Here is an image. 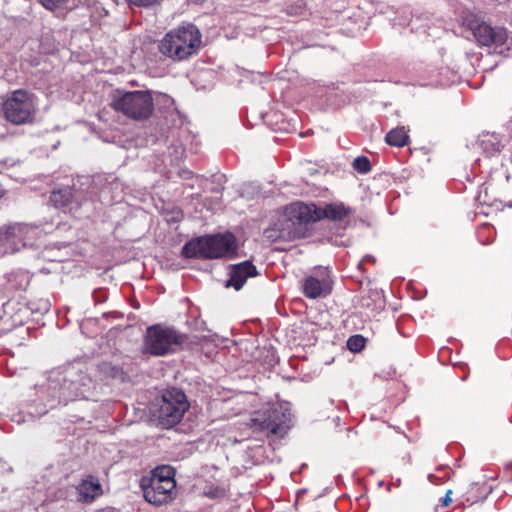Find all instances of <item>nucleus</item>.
<instances>
[{
	"label": "nucleus",
	"instance_id": "obj_12",
	"mask_svg": "<svg viewBox=\"0 0 512 512\" xmlns=\"http://www.w3.org/2000/svg\"><path fill=\"white\" fill-rule=\"evenodd\" d=\"M331 290L332 280L327 271H320V276H309L303 283V293L310 299L326 297Z\"/></svg>",
	"mask_w": 512,
	"mask_h": 512
},
{
	"label": "nucleus",
	"instance_id": "obj_8",
	"mask_svg": "<svg viewBox=\"0 0 512 512\" xmlns=\"http://www.w3.org/2000/svg\"><path fill=\"white\" fill-rule=\"evenodd\" d=\"M37 111V103L32 94L26 90H15L8 94L3 102L5 118L11 123L25 124L34 118Z\"/></svg>",
	"mask_w": 512,
	"mask_h": 512
},
{
	"label": "nucleus",
	"instance_id": "obj_11",
	"mask_svg": "<svg viewBox=\"0 0 512 512\" xmlns=\"http://www.w3.org/2000/svg\"><path fill=\"white\" fill-rule=\"evenodd\" d=\"M319 207L314 204L294 203L286 208L285 217L291 226L320 220Z\"/></svg>",
	"mask_w": 512,
	"mask_h": 512
},
{
	"label": "nucleus",
	"instance_id": "obj_22",
	"mask_svg": "<svg viewBox=\"0 0 512 512\" xmlns=\"http://www.w3.org/2000/svg\"><path fill=\"white\" fill-rule=\"evenodd\" d=\"M131 4L136 6H152L156 3V0H128Z\"/></svg>",
	"mask_w": 512,
	"mask_h": 512
},
{
	"label": "nucleus",
	"instance_id": "obj_7",
	"mask_svg": "<svg viewBox=\"0 0 512 512\" xmlns=\"http://www.w3.org/2000/svg\"><path fill=\"white\" fill-rule=\"evenodd\" d=\"M184 342V337L175 329L161 325L147 328L143 350L154 356H164L172 353Z\"/></svg>",
	"mask_w": 512,
	"mask_h": 512
},
{
	"label": "nucleus",
	"instance_id": "obj_9",
	"mask_svg": "<svg viewBox=\"0 0 512 512\" xmlns=\"http://www.w3.org/2000/svg\"><path fill=\"white\" fill-rule=\"evenodd\" d=\"M469 27L476 41L483 46H488L495 53L505 54L512 46V39L503 27L491 26L490 24L477 19L470 21Z\"/></svg>",
	"mask_w": 512,
	"mask_h": 512
},
{
	"label": "nucleus",
	"instance_id": "obj_21",
	"mask_svg": "<svg viewBox=\"0 0 512 512\" xmlns=\"http://www.w3.org/2000/svg\"><path fill=\"white\" fill-rule=\"evenodd\" d=\"M70 192L68 190H61V191H58V192H54L52 194V197H51V200L55 203V204H58L59 203V197L63 198V200L61 201V205H65L66 203L69 202L70 200Z\"/></svg>",
	"mask_w": 512,
	"mask_h": 512
},
{
	"label": "nucleus",
	"instance_id": "obj_17",
	"mask_svg": "<svg viewBox=\"0 0 512 512\" xmlns=\"http://www.w3.org/2000/svg\"><path fill=\"white\" fill-rule=\"evenodd\" d=\"M40 2L46 9L57 15H63L77 6L76 0H40Z\"/></svg>",
	"mask_w": 512,
	"mask_h": 512
},
{
	"label": "nucleus",
	"instance_id": "obj_24",
	"mask_svg": "<svg viewBox=\"0 0 512 512\" xmlns=\"http://www.w3.org/2000/svg\"><path fill=\"white\" fill-rule=\"evenodd\" d=\"M287 229L288 231L285 232V229L283 228L282 231H281V236L282 237H285V236H289L290 235V224H287Z\"/></svg>",
	"mask_w": 512,
	"mask_h": 512
},
{
	"label": "nucleus",
	"instance_id": "obj_25",
	"mask_svg": "<svg viewBox=\"0 0 512 512\" xmlns=\"http://www.w3.org/2000/svg\"><path fill=\"white\" fill-rule=\"evenodd\" d=\"M42 308H43V310L48 311V309H49V304H48V302H44V303H43V307H42Z\"/></svg>",
	"mask_w": 512,
	"mask_h": 512
},
{
	"label": "nucleus",
	"instance_id": "obj_13",
	"mask_svg": "<svg viewBox=\"0 0 512 512\" xmlns=\"http://www.w3.org/2000/svg\"><path fill=\"white\" fill-rule=\"evenodd\" d=\"M287 420V409L280 413L274 408L270 411L268 417H265L264 414H258L257 417L252 418L251 426L257 427L259 430H269L273 434H278Z\"/></svg>",
	"mask_w": 512,
	"mask_h": 512
},
{
	"label": "nucleus",
	"instance_id": "obj_1",
	"mask_svg": "<svg viewBox=\"0 0 512 512\" xmlns=\"http://www.w3.org/2000/svg\"><path fill=\"white\" fill-rule=\"evenodd\" d=\"M201 34L193 24H185L169 31L159 43L160 52L174 60H183L196 52Z\"/></svg>",
	"mask_w": 512,
	"mask_h": 512
},
{
	"label": "nucleus",
	"instance_id": "obj_26",
	"mask_svg": "<svg viewBox=\"0 0 512 512\" xmlns=\"http://www.w3.org/2000/svg\"><path fill=\"white\" fill-rule=\"evenodd\" d=\"M189 174L190 172H185V177H188Z\"/></svg>",
	"mask_w": 512,
	"mask_h": 512
},
{
	"label": "nucleus",
	"instance_id": "obj_15",
	"mask_svg": "<svg viewBox=\"0 0 512 512\" xmlns=\"http://www.w3.org/2000/svg\"><path fill=\"white\" fill-rule=\"evenodd\" d=\"M78 500L82 502H91L101 495L102 488L98 481L92 479L83 480L77 487Z\"/></svg>",
	"mask_w": 512,
	"mask_h": 512
},
{
	"label": "nucleus",
	"instance_id": "obj_23",
	"mask_svg": "<svg viewBox=\"0 0 512 512\" xmlns=\"http://www.w3.org/2000/svg\"><path fill=\"white\" fill-rule=\"evenodd\" d=\"M450 493H451V491H448V493L446 494V496H445V498H444V500H443V504H444L445 506L449 505V503H450V501H451Z\"/></svg>",
	"mask_w": 512,
	"mask_h": 512
},
{
	"label": "nucleus",
	"instance_id": "obj_16",
	"mask_svg": "<svg viewBox=\"0 0 512 512\" xmlns=\"http://www.w3.org/2000/svg\"><path fill=\"white\" fill-rule=\"evenodd\" d=\"M318 213L320 214V220L323 218L342 220L350 213V210L343 204H329L324 208L319 207Z\"/></svg>",
	"mask_w": 512,
	"mask_h": 512
},
{
	"label": "nucleus",
	"instance_id": "obj_3",
	"mask_svg": "<svg viewBox=\"0 0 512 512\" xmlns=\"http://www.w3.org/2000/svg\"><path fill=\"white\" fill-rule=\"evenodd\" d=\"M175 472L170 466L154 469L150 476L141 479L140 486L145 499L154 505H163L176 495Z\"/></svg>",
	"mask_w": 512,
	"mask_h": 512
},
{
	"label": "nucleus",
	"instance_id": "obj_14",
	"mask_svg": "<svg viewBox=\"0 0 512 512\" xmlns=\"http://www.w3.org/2000/svg\"><path fill=\"white\" fill-rule=\"evenodd\" d=\"M257 275L256 267L249 261L234 265L230 271V279L227 281V287H233L240 290L250 277Z\"/></svg>",
	"mask_w": 512,
	"mask_h": 512
},
{
	"label": "nucleus",
	"instance_id": "obj_2",
	"mask_svg": "<svg viewBox=\"0 0 512 512\" xmlns=\"http://www.w3.org/2000/svg\"><path fill=\"white\" fill-rule=\"evenodd\" d=\"M236 248L234 235L225 233L194 239L184 245L182 254L187 258L216 259L232 257Z\"/></svg>",
	"mask_w": 512,
	"mask_h": 512
},
{
	"label": "nucleus",
	"instance_id": "obj_18",
	"mask_svg": "<svg viewBox=\"0 0 512 512\" xmlns=\"http://www.w3.org/2000/svg\"><path fill=\"white\" fill-rule=\"evenodd\" d=\"M409 136L404 127L392 129L385 137L387 144L396 147H402L407 144Z\"/></svg>",
	"mask_w": 512,
	"mask_h": 512
},
{
	"label": "nucleus",
	"instance_id": "obj_6",
	"mask_svg": "<svg viewBox=\"0 0 512 512\" xmlns=\"http://www.w3.org/2000/svg\"><path fill=\"white\" fill-rule=\"evenodd\" d=\"M156 405L154 416L166 428L179 423L189 408L186 395L178 389L166 390Z\"/></svg>",
	"mask_w": 512,
	"mask_h": 512
},
{
	"label": "nucleus",
	"instance_id": "obj_4",
	"mask_svg": "<svg viewBox=\"0 0 512 512\" xmlns=\"http://www.w3.org/2000/svg\"><path fill=\"white\" fill-rule=\"evenodd\" d=\"M44 233L38 226L16 223L0 228V253H15L42 244Z\"/></svg>",
	"mask_w": 512,
	"mask_h": 512
},
{
	"label": "nucleus",
	"instance_id": "obj_19",
	"mask_svg": "<svg viewBox=\"0 0 512 512\" xmlns=\"http://www.w3.org/2000/svg\"><path fill=\"white\" fill-rule=\"evenodd\" d=\"M353 168L360 173H367L370 171L371 166L367 157L359 156L354 159Z\"/></svg>",
	"mask_w": 512,
	"mask_h": 512
},
{
	"label": "nucleus",
	"instance_id": "obj_10",
	"mask_svg": "<svg viewBox=\"0 0 512 512\" xmlns=\"http://www.w3.org/2000/svg\"><path fill=\"white\" fill-rule=\"evenodd\" d=\"M61 381L57 397L59 402L64 404L77 398H88L93 388L92 379L82 372L69 371Z\"/></svg>",
	"mask_w": 512,
	"mask_h": 512
},
{
	"label": "nucleus",
	"instance_id": "obj_5",
	"mask_svg": "<svg viewBox=\"0 0 512 512\" xmlns=\"http://www.w3.org/2000/svg\"><path fill=\"white\" fill-rule=\"evenodd\" d=\"M111 105L114 110L135 120L146 119L153 112V99L148 91H116Z\"/></svg>",
	"mask_w": 512,
	"mask_h": 512
},
{
	"label": "nucleus",
	"instance_id": "obj_20",
	"mask_svg": "<svg viewBox=\"0 0 512 512\" xmlns=\"http://www.w3.org/2000/svg\"><path fill=\"white\" fill-rule=\"evenodd\" d=\"M365 345V339L360 335L351 336L347 341V346L352 352H359Z\"/></svg>",
	"mask_w": 512,
	"mask_h": 512
}]
</instances>
